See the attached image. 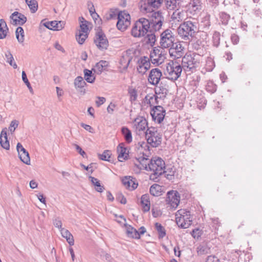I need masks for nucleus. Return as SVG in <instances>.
Returning a JSON list of instances; mask_svg holds the SVG:
<instances>
[{
  "label": "nucleus",
  "instance_id": "f257e3e1",
  "mask_svg": "<svg viewBox=\"0 0 262 262\" xmlns=\"http://www.w3.org/2000/svg\"><path fill=\"white\" fill-rule=\"evenodd\" d=\"M162 52L158 49L154 50L151 54L150 59L147 57H141L140 58L135 57L131 58L127 53L124 54L120 59V64L124 66L132 65L133 62L138 63V66H150V62L154 64H157L158 66L162 63L164 57L161 55Z\"/></svg>",
  "mask_w": 262,
  "mask_h": 262
},
{
  "label": "nucleus",
  "instance_id": "f03ea898",
  "mask_svg": "<svg viewBox=\"0 0 262 262\" xmlns=\"http://www.w3.org/2000/svg\"><path fill=\"white\" fill-rule=\"evenodd\" d=\"M195 22L188 20L181 24L178 28L177 31L182 39L187 40L195 38Z\"/></svg>",
  "mask_w": 262,
  "mask_h": 262
},
{
  "label": "nucleus",
  "instance_id": "7ed1b4c3",
  "mask_svg": "<svg viewBox=\"0 0 262 262\" xmlns=\"http://www.w3.org/2000/svg\"><path fill=\"white\" fill-rule=\"evenodd\" d=\"M149 23L145 18H141L136 21L131 30V34L134 37L144 36L150 31Z\"/></svg>",
  "mask_w": 262,
  "mask_h": 262
},
{
  "label": "nucleus",
  "instance_id": "20e7f679",
  "mask_svg": "<svg viewBox=\"0 0 262 262\" xmlns=\"http://www.w3.org/2000/svg\"><path fill=\"white\" fill-rule=\"evenodd\" d=\"M163 0H142L140 2V10L143 13H154L162 4Z\"/></svg>",
  "mask_w": 262,
  "mask_h": 262
},
{
  "label": "nucleus",
  "instance_id": "39448f33",
  "mask_svg": "<svg viewBox=\"0 0 262 262\" xmlns=\"http://www.w3.org/2000/svg\"><path fill=\"white\" fill-rule=\"evenodd\" d=\"M148 21L149 23V28L150 32H155L159 30L163 24L164 20L162 14L159 11L154 12L151 13V15L149 17Z\"/></svg>",
  "mask_w": 262,
  "mask_h": 262
},
{
  "label": "nucleus",
  "instance_id": "423d86ee",
  "mask_svg": "<svg viewBox=\"0 0 262 262\" xmlns=\"http://www.w3.org/2000/svg\"><path fill=\"white\" fill-rule=\"evenodd\" d=\"M174 40V36L172 31L166 29L161 34L160 47L162 49L169 48Z\"/></svg>",
  "mask_w": 262,
  "mask_h": 262
},
{
  "label": "nucleus",
  "instance_id": "0eeeda50",
  "mask_svg": "<svg viewBox=\"0 0 262 262\" xmlns=\"http://www.w3.org/2000/svg\"><path fill=\"white\" fill-rule=\"evenodd\" d=\"M165 168V162L161 158L155 157L150 160L149 170L154 172L161 171L162 173L167 172V170H164Z\"/></svg>",
  "mask_w": 262,
  "mask_h": 262
},
{
  "label": "nucleus",
  "instance_id": "6e6552de",
  "mask_svg": "<svg viewBox=\"0 0 262 262\" xmlns=\"http://www.w3.org/2000/svg\"><path fill=\"white\" fill-rule=\"evenodd\" d=\"M117 19V27L120 30L124 31L126 30L130 25V15L125 11H121L119 13Z\"/></svg>",
  "mask_w": 262,
  "mask_h": 262
},
{
  "label": "nucleus",
  "instance_id": "1a4fd4ad",
  "mask_svg": "<svg viewBox=\"0 0 262 262\" xmlns=\"http://www.w3.org/2000/svg\"><path fill=\"white\" fill-rule=\"evenodd\" d=\"M166 201L168 205L167 207H170L172 209L177 208L180 200L179 193L177 191L171 190L167 193Z\"/></svg>",
  "mask_w": 262,
  "mask_h": 262
},
{
  "label": "nucleus",
  "instance_id": "9d476101",
  "mask_svg": "<svg viewBox=\"0 0 262 262\" xmlns=\"http://www.w3.org/2000/svg\"><path fill=\"white\" fill-rule=\"evenodd\" d=\"M150 114L154 121L160 124L163 121L166 114L165 110L161 105H156L152 107Z\"/></svg>",
  "mask_w": 262,
  "mask_h": 262
},
{
  "label": "nucleus",
  "instance_id": "9b49d317",
  "mask_svg": "<svg viewBox=\"0 0 262 262\" xmlns=\"http://www.w3.org/2000/svg\"><path fill=\"white\" fill-rule=\"evenodd\" d=\"M164 74L168 79L175 81L180 76L184 67H166Z\"/></svg>",
  "mask_w": 262,
  "mask_h": 262
},
{
  "label": "nucleus",
  "instance_id": "f8f14e48",
  "mask_svg": "<svg viewBox=\"0 0 262 262\" xmlns=\"http://www.w3.org/2000/svg\"><path fill=\"white\" fill-rule=\"evenodd\" d=\"M155 92L159 96V99L163 100L166 98L168 93V85L163 79L159 83V85L155 89Z\"/></svg>",
  "mask_w": 262,
  "mask_h": 262
},
{
  "label": "nucleus",
  "instance_id": "ddd939ff",
  "mask_svg": "<svg viewBox=\"0 0 262 262\" xmlns=\"http://www.w3.org/2000/svg\"><path fill=\"white\" fill-rule=\"evenodd\" d=\"M121 182L124 186L130 190L136 189L138 183L136 178L132 176H125L121 179Z\"/></svg>",
  "mask_w": 262,
  "mask_h": 262
},
{
  "label": "nucleus",
  "instance_id": "4468645a",
  "mask_svg": "<svg viewBox=\"0 0 262 262\" xmlns=\"http://www.w3.org/2000/svg\"><path fill=\"white\" fill-rule=\"evenodd\" d=\"M11 23L13 25H23L27 21V17L18 12H14L10 16Z\"/></svg>",
  "mask_w": 262,
  "mask_h": 262
},
{
  "label": "nucleus",
  "instance_id": "2eb2a0df",
  "mask_svg": "<svg viewBox=\"0 0 262 262\" xmlns=\"http://www.w3.org/2000/svg\"><path fill=\"white\" fill-rule=\"evenodd\" d=\"M74 84L75 89L81 95L85 94L86 91L84 88L86 85V83L82 77H77L74 80Z\"/></svg>",
  "mask_w": 262,
  "mask_h": 262
},
{
  "label": "nucleus",
  "instance_id": "dca6fc26",
  "mask_svg": "<svg viewBox=\"0 0 262 262\" xmlns=\"http://www.w3.org/2000/svg\"><path fill=\"white\" fill-rule=\"evenodd\" d=\"M162 76V72L158 69H154L150 71L148 80L152 85L159 83Z\"/></svg>",
  "mask_w": 262,
  "mask_h": 262
},
{
  "label": "nucleus",
  "instance_id": "f3484780",
  "mask_svg": "<svg viewBox=\"0 0 262 262\" xmlns=\"http://www.w3.org/2000/svg\"><path fill=\"white\" fill-rule=\"evenodd\" d=\"M143 154L142 157L136 158V160L138 162V163H135V166H136L140 169H145L146 170H149V161L150 159L147 158V156H145Z\"/></svg>",
  "mask_w": 262,
  "mask_h": 262
},
{
  "label": "nucleus",
  "instance_id": "a211bd4d",
  "mask_svg": "<svg viewBox=\"0 0 262 262\" xmlns=\"http://www.w3.org/2000/svg\"><path fill=\"white\" fill-rule=\"evenodd\" d=\"M95 42L96 46L101 50L106 49L108 46V41L105 36L101 32L97 34Z\"/></svg>",
  "mask_w": 262,
  "mask_h": 262
},
{
  "label": "nucleus",
  "instance_id": "6ab92c4d",
  "mask_svg": "<svg viewBox=\"0 0 262 262\" xmlns=\"http://www.w3.org/2000/svg\"><path fill=\"white\" fill-rule=\"evenodd\" d=\"M184 48L182 47L180 42L173 43L171 47L169 48V53L170 55L174 56L177 57L182 55V51Z\"/></svg>",
  "mask_w": 262,
  "mask_h": 262
},
{
  "label": "nucleus",
  "instance_id": "aec40b11",
  "mask_svg": "<svg viewBox=\"0 0 262 262\" xmlns=\"http://www.w3.org/2000/svg\"><path fill=\"white\" fill-rule=\"evenodd\" d=\"M134 126L136 130L139 132L144 131L147 127V121L146 119L143 117H140L136 118L134 120Z\"/></svg>",
  "mask_w": 262,
  "mask_h": 262
},
{
  "label": "nucleus",
  "instance_id": "412c9836",
  "mask_svg": "<svg viewBox=\"0 0 262 262\" xmlns=\"http://www.w3.org/2000/svg\"><path fill=\"white\" fill-rule=\"evenodd\" d=\"M117 150L118 154V159L120 162L128 159L129 155L128 153L126 152L127 148L124 147V143H121L118 145Z\"/></svg>",
  "mask_w": 262,
  "mask_h": 262
},
{
  "label": "nucleus",
  "instance_id": "4be33fe9",
  "mask_svg": "<svg viewBox=\"0 0 262 262\" xmlns=\"http://www.w3.org/2000/svg\"><path fill=\"white\" fill-rule=\"evenodd\" d=\"M159 96L157 95L149 94L144 98V103L149 104L150 107L155 106V105L159 103L158 99Z\"/></svg>",
  "mask_w": 262,
  "mask_h": 262
},
{
  "label": "nucleus",
  "instance_id": "5701e85b",
  "mask_svg": "<svg viewBox=\"0 0 262 262\" xmlns=\"http://www.w3.org/2000/svg\"><path fill=\"white\" fill-rule=\"evenodd\" d=\"M171 18L173 23L182 22L185 19V12L177 9L173 12Z\"/></svg>",
  "mask_w": 262,
  "mask_h": 262
},
{
  "label": "nucleus",
  "instance_id": "b1692460",
  "mask_svg": "<svg viewBox=\"0 0 262 262\" xmlns=\"http://www.w3.org/2000/svg\"><path fill=\"white\" fill-rule=\"evenodd\" d=\"M43 25L48 29L52 30H60L63 28V23L61 21L47 22Z\"/></svg>",
  "mask_w": 262,
  "mask_h": 262
},
{
  "label": "nucleus",
  "instance_id": "393cba45",
  "mask_svg": "<svg viewBox=\"0 0 262 262\" xmlns=\"http://www.w3.org/2000/svg\"><path fill=\"white\" fill-rule=\"evenodd\" d=\"M124 225L126 227V234L128 237L135 239L140 238V234L135 228L127 224H125Z\"/></svg>",
  "mask_w": 262,
  "mask_h": 262
},
{
  "label": "nucleus",
  "instance_id": "a878e982",
  "mask_svg": "<svg viewBox=\"0 0 262 262\" xmlns=\"http://www.w3.org/2000/svg\"><path fill=\"white\" fill-rule=\"evenodd\" d=\"M93 71L96 72L95 69L93 68L91 70L85 69L83 71L84 79L89 83H93L94 82L96 77Z\"/></svg>",
  "mask_w": 262,
  "mask_h": 262
},
{
  "label": "nucleus",
  "instance_id": "bb28decb",
  "mask_svg": "<svg viewBox=\"0 0 262 262\" xmlns=\"http://www.w3.org/2000/svg\"><path fill=\"white\" fill-rule=\"evenodd\" d=\"M161 136L157 133V134L154 135L153 138L148 137L147 143L153 147H157L161 144Z\"/></svg>",
  "mask_w": 262,
  "mask_h": 262
},
{
  "label": "nucleus",
  "instance_id": "cd10ccee",
  "mask_svg": "<svg viewBox=\"0 0 262 262\" xmlns=\"http://www.w3.org/2000/svg\"><path fill=\"white\" fill-rule=\"evenodd\" d=\"M141 204L142 207V210L146 212L150 209V201L148 194H145L141 196Z\"/></svg>",
  "mask_w": 262,
  "mask_h": 262
},
{
  "label": "nucleus",
  "instance_id": "c85d7f7f",
  "mask_svg": "<svg viewBox=\"0 0 262 262\" xmlns=\"http://www.w3.org/2000/svg\"><path fill=\"white\" fill-rule=\"evenodd\" d=\"M62 236L65 238L70 246H73L74 244V239L73 236L70 232L66 229H62L60 230Z\"/></svg>",
  "mask_w": 262,
  "mask_h": 262
},
{
  "label": "nucleus",
  "instance_id": "c756f323",
  "mask_svg": "<svg viewBox=\"0 0 262 262\" xmlns=\"http://www.w3.org/2000/svg\"><path fill=\"white\" fill-rule=\"evenodd\" d=\"M210 252V247L206 242H204L198 247V254H207Z\"/></svg>",
  "mask_w": 262,
  "mask_h": 262
},
{
  "label": "nucleus",
  "instance_id": "7c9ffc66",
  "mask_svg": "<svg viewBox=\"0 0 262 262\" xmlns=\"http://www.w3.org/2000/svg\"><path fill=\"white\" fill-rule=\"evenodd\" d=\"M166 6L168 9L173 10L179 9L182 0H165Z\"/></svg>",
  "mask_w": 262,
  "mask_h": 262
},
{
  "label": "nucleus",
  "instance_id": "2f4dec72",
  "mask_svg": "<svg viewBox=\"0 0 262 262\" xmlns=\"http://www.w3.org/2000/svg\"><path fill=\"white\" fill-rule=\"evenodd\" d=\"M121 133L127 143H130L132 142V135L131 131L126 126H123L121 128Z\"/></svg>",
  "mask_w": 262,
  "mask_h": 262
},
{
  "label": "nucleus",
  "instance_id": "473e14b6",
  "mask_svg": "<svg viewBox=\"0 0 262 262\" xmlns=\"http://www.w3.org/2000/svg\"><path fill=\"white\" fill-rule=\"evenodd\" d=\"M8 32V28L6 21L3 19H0V39L5 38Z\"/></svg>",
  "mask_w": 262,
  "mask_h": 262
},
{
  "label": "nucleus",
  "instance_id": "72a5a7b5",
  "mask_svg": "<svg viewBox=\"0 0 262 262\" xmlns=\"http://www.w3.org/2000/svg\"><path fill=\"white\" fill-rule=\"evenodd\" d=\"M176 223L179 227L182 228H187L189 227V223L185 222V216H184L183 213H182V215H177L176 213Z\"/></svg>",
  "mask_w": 262,
  "mask_h": 262
},
{
  "label": "nucleus",
  "instance_id": "f704fd0d",
  "mask_svg": "<svg viewBox=\"0 0 262 262\" xmlns=\"http://www.w3.org/2000/svg\"><path fill=\"white\" fill-rule=\"evenodd\" d=\"M89 178L91 180L92 183L95 187V190L97 192H102L103 191L104 189V186L101 185L99 180L92 176H89Z\"/></svg>",
  "mask_w": 262,
  "mask_h": 262
},
{
  "label": "nucleus",
  "instance_id": "c9c22d12",
  "mask_svg": "<svg viewBox=\"0 0 262 262\" xmlns=\"http://www.w3.org/2000/svg\"><path fill=\"white\" fill-rule=\"evenodd\" d=\"M182 213L185 216V222L189 223V226L191 225L192 222V216L191 215L189 211H186L185 210L181 209L177 211V215H181Z\"/></svg>",
  "mask_w": 262,
  "mask_h": 262
},
{
  "label": "nucleus",
  "instance_id": "e433bc0d",
  "mask_svg": "<svg viewBox=\"0 0 262 262\" xmlns=\"http://www.w3.org/2000/svg\"><path fill=\"white\" fill-rule=\"evenodd\" d=\"M161 186L157 184L152 185L149 189L150 193L153 196H160L161 195Z\"/></svg>",
  "mask_w": 262,
  "mask_h": 262
},
{
  "label": "nucleus",
  "instance_id": "4c0bfd02",
  "mask_svg": "<svg viewBox=\"0 0 262 262\" xmlns=\"http://www.w3.org/2000/svg\"><path fill=\"white\" fill-rule=\"evenodd\" d=\"M154 32L148 31L149 33H147V36L145 38L146 43L151 46H152L156 41V35Z\"/></svg>",
  "mask_w": 262,
  "mask_h": 262
},
{
  "label": "nucleus",
  "instance_id": "58836bf2",
  "mask_svg": "<svg viewBox=\"0 0 262 262\" xmlns=\"http://www.w3.org/2000/svg\"><path fill=\"white\" fill-rule=\"evenodd\" d=\"M155 228L158 232V237L159 238H162L166 235V230L164 227L159 223H156L155 224Z\"/></svg>",
  "mask_w": 262,
  "mask_h": 262
},
{
  "label": "nucleus",
  "instance_id": "ea45409f",
  "mask_svg": "<svg viewBox=\"0 0 262 262\" xmlns=\"http://www.w3.org/2000/svg\"><path fill=\"white\" fill-rule=\"evenodd\" d=\"M111 152L110 150H105L102 154H98L99 158L103 161L111 162L112 161L111 158Z\"/></svg>",
  "mask_w": 262,
  "mask_h": 262
},
{
  "label": "nucleus",
  "instance_id": "a19ab883",
  "mask_svg": "<svg viewBox=\"0 0 262 262\" xmlns=\"http://www.w3.org/2000/svg\"><path fill=\"white\" fill-rule=\"evenodd\" d=\"M25 2L32 13H35L37 11L38 4L36 0H25Z\"/></svg>",
  "mask_w": 262,
  "mask_h": 262
},
{
  "label": "nucleus",
  "instance_id": "79ce46f5",
  "mask_svg": "<svg viewBox=\"0 0 262 262\" xmlns=\"http://www.w3.org/2000/svg\"><path fill=\"white\" fill-rule=\"evenodd\" d=\"M16 37L19 42L22 43L24 41V32L23 29L18 27L15 31Z\"/></svg>",
  "mask_w": 262,
  "mask_h": 262
},
{
  "label": "nucleus",
  "instance_id": "37998d69",
  "mask_svg": "<svg viewBox=\"0 0 262 262\" xmlns=\"http://www.w3.org/2000/svg\"><path fill=\"white\" fill-rule=\"evenodd\" d=\"M20 160L25 164L30 165V158L28 152L27 153H21L18 154Z\"/></svg>",
  "mask_w": 262,
  "mask_h": 262
},
{
  "label": "nucleus",
  "instance_id": "c03bdc74",
  "mask_svg": "<svg viewBox=\"0 0 262 262\" xmlns=\"http://www.w3.org/2000/svg\"><path fill=\"white\" fill-rule=\"evenodd\" d=\"M81 19H82V21H81V24L80 25V30L79 32L88 34L89 32L88 27V21L85 20L82 17H81Z\"/></svg>",
  "mask_w": 262,
  "mask_h": 262
},
{
  "label": "nucleus",
  "instance_id": "a18cd8bd",
  "mask_svg": "<svg viewBox=\"0 0 262 262\" xmlns=\"http://www.w3.org/2000/svg\"><path fill=\"white\" fill-rule=\"evenodd\" d=\"M157 129L155 127H151L148 128L145 132V137L147 140H148V137L153 138L154 135L157 134Z\"/></svg>",
  "mask_w": 262,
  "mask_h": 262
},
{
  "label": "nucleus",
  "instance_id": "49530a36",
  "mask_svg": "<svg viewBox=\"0 0 262 262\" xmlns=\"http://www.w3.org/2000/svg\"><path fill=\"white\" fill-rule=\"evenodd\" d=\"M88 34L79 32L78 34L76 35V40L79 44L82 45L88 37Z\"/></svg>",
  "mask_w": 262,
  "mask_h": 262
},
{
  "label": "nucleus",
  "instance_id": "de8ad7c7",
  "mask_svg": "<svg viewBox=\"0 0 262 262\" xmlns=\"http://www.w3.org/2000/svg\"><path fill=\"white\" fill-rule=\"evenodd\" d=\"M22 79L24 82L26 84L28 88L29 89L30 92L31 93H33V89L31 87V84L30 83L28 78L27 75L24 71L22 72Z\"/></svg>",
  "mask_w": 262,
  "mask_h": 262
},
{
  "label": "nucleus",
  "instance_id": "09e8293b",
  "mask_svg": "<svg viewBox=\"0 0 262 262\" xmlns=\"http://www.w3.org/2000/svg\"><path fill=\"white\" fill-rule=\"evenodd\" d=\"M163 173H162L161 171L158 172L155 171L153 173L151 174L149 176V179L150 180H152L155 182H158L159 181V177L161 176Z\"/></svg>",
  "mask_w": 262,
  "mask_h": 262
},
{
  "label": "nucleus",
  "instance_id": "8fccbe9b",
  "mask_svg": "<svg viewBox=\"0 0 262 262\" xmlns=\"http://www.w3.org/2000/svg\"><path fill=\"white\" fill-rule=\"evenodd\" d=\"M166 170H167L168 172L163 173L165 174V177L169 180H172L174 178L175 170L172 168H167Z\"/></svg>",
  "mask_w": 262,
  "mask_h": 262
},
{
  "label": "nucleus",
  "instance_id": "3c124183",
  "mask_svg": "<svg viewBox=\"0 0 262 262\" xmlns=\"http://www.w3.org/2000/svg\"><path fill=\"white\" fill-rule=\"evenodd\" d=\"M194 59L192 60V57L191 56L187 55L183 58L182 62L186 63L187 66H189L195 63V61H194Z\"/></svg>",
  "mask_w": 262,
  "mask_h": 262
},
{
  "label": "nucleus",
  "instance_id": "603ef678",
  "mask_svg": "<svg viewBox=\"0 0 262 262\" xmlns=\"http://www.w3.org/2000/svg\"><path fill=\"white\" fill-rule=\"evenodd\" d=\"M128 94L132 101H136L137 100L138 95L137 91L135 89L129 88Z\"/></svg>",
  "mask_w": 262,
  "mask_h": 262
},
{
  "label": "nucleus",
  "instance_id": "864d4df0",
  "mask_svg": "<svg viewBox=\"0 0 262 262\" xmlns=\"http://www.w3.org/2000/svg\"><path fill=\"white\" fill-rule=\"evenodd\" d=\"M206 89L208 92L214 93L216 90V86L212 81H210L207 83Z\"/></svg>",
  "mask_w": 262,
  "mask_h": 262
},
{
  "label": "nucleus",
  "instance_id": "5fc2aeb1",
  "mask_svg": "<svg viewBox=\"0 0 262 262\" xmlns=\"http://www.w3.org/2000/svg\"><path fill=\"white\" fill-rule=\"evenodd\" d=\"M201 15H202L203 17L204 20L202 21L203 23V26L204 27L209 26L210 25L209 16L205 13H202Z\"/></svg>",
  "mask_w": 262,
  "mask_h": 262
},
{
  "label": "nucleus",
  "instance_id": "6e6d98bb",
  "mask_svg": "<svg viewBox=\"0 0 262 262\" xmlns=\"http://www.w3.org/2000/svg\"><path fill=\"white\" fill-rule=\"evenodd\" d=\"M119 13L118 12L117 10H111L108 16H107V18L108 19H116L118 18V15Z\"/></svg>",
  "mask_w": 262,
  "mask_h": 262
},
{
  "label": "nucleus",
  "instance_id": "4d7b16f0",
  "mask_svg": "<svg viewBox=\"0 0 262 262\" xmlns=\"http://www.w3.org/2000/svg\"><path fill=\"white\" fill-rule=\"evenodd\" d=\"M19 124L18 121L16 120H13L11 122L9 129L11 133L15 131L16 128L17 127Z\"/></svg>",
  "mask_w": 262,
  "mask_h": 262
},
{
  "label": "nucleus",
  "instance_id": "13d9d810",
  "mask_svg": "<svg viewBox=\"0 0 262 262\" xmlns=\"http://www.w3.org/2000/svg\"><path fill=\"white\" fill-rule=\"evenodd\" d=\"M199 100H200L199 104L198 103V108H199L200 110L204 108L206 105V102H207L206 100L202 96H200V98Z\"/></svg>",
  "mask_w": 262,
  "mask_h": 262
},
{
  "label": "nucleus",
  "instance_id": "bf43d9fd",
  "mask_svg": "<svg viewBox=\"0 0 262 262\" xmlns=\"http://www.w3.org/2000/svg\"><path fill=\"white\" fill-rule=\"evenodd\" d=\"M0 144L2 147L4 149L6 150L9 149L10 144L8 138L7 139H5V141L4 142L2 139L1 138V137H0Z\"/></svg>",
  "mask_w": 262,
  "mask_h": 262
},
{
  "label": "nucleus",
  "instance_id": "052dcab7",
  "mask_svg": "<svg viewBox=\"0 0 262 262\" xmlns=\"http://www.w3.org/2000/svg\"><path fill=\"white\" fill-rule=\"evenodd\" d=\"M220 38L219 33H214L213 36V45L214 46L217 47L219 46L220 44Z\"/></svg>",
  "mask_w": 262,
  "mask_h": 262
},
{
  "label": "nucleus",
  "instance_id": "680f3d73",
  "mask_svg": "<svg viewBox=\"0 0 262 262\" xmlns=\"http://www.w3.org/2000/svg\"><path fill=\"white\" fill-rule=\"evenodd\" d=\"M6 58L7 62L10 64V66H13L14 58L12 55V54L8 52L6 53Z\"/></svg>",
  "mask_w": 262,
  "mask_h": 262
},
{
  "label": "nucleus",
  "instance_id": "e2e57ef3",
  "mask_svg": "<svg viewBox=\"0 0 262 262\" xmlns=\"http://www.w3.org/2000/svg\"><path fill=\"white\" fill-rule=\"evenodd\" d=\"M116 200L122 204L126 203V199L122 193H120L117 196Z\"/></svg>",
  "mask_w": 262,
  "mask_h": 262
},
{
  "label": "nucleus",
  "instance_id": "0e129e2a",
  "mask_svg": "<svg viewBox=\"0 0 262 262\" xmlns=\"http://www.w3.org/2000/svg\"><path fill=\"white\" fill-rule=\"evenodd\" d=\"M97 98L98 99V100L96 101V104L97 107H100L102 104H103L106 101V99L103 97H97Z\"/></svg>",
  "mask_w": 262,
  "mask_h": 262
},
{
  "label": "nucleus",
  "instance_id": "69168bd1",
  "mask_svg": "<svg viewBox=\"0 0 262 262\" xmlns=\"http://www.w3.org/2000/svg\"><path fill=\"white\" fill-rule=\"evenodd\" d=\"M16 149L18 154L21 153H27L28 151L23 147L20 143H18L16 145Z\"/></svg>",
  "mask_w": 262,
  "mask_h": 262
},
{
  "label": "nucleus",
  "instance_id": "338daca9",
  "mask_svg": "<svg viewBox=\"0 0 262 262\" xmlns=\"http://www.w3.org/2000/svg\"><path fill=\"white\" fill-rule=\"evenodd\" d=\"M53 224L56 227L60 229V231L62 229H64L63 228H62V223L61 222V221L59 219H56L55 220H54Z\"/></svg>",
  "mask_w": 262,
  "mask_h": 262
},
{
  "label": "nucleus",
  "instance_id": "774afa93",
  "mask_svg": "<svg viewBox=\"0 0 262 262\" xmlns=\"http://www.w3.org/2000/svg\"><path fill=\"white\" fill-rule=\"evenodd\" d=\"M219 259L215 255H210L207 257L206 262H218Z\"/></svg>",
  "mask_w": 262,
  "mask_h": 262
}]
</instances>
